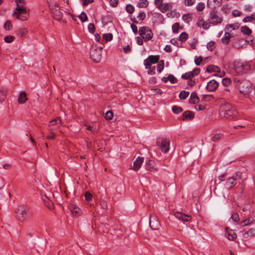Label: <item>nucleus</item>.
<instances>
[{"mask_svg": "<svg viewBox=\"0 0 255 255\" xmlns=\"http://www.w3.org/2000/svg\"><path fill=\"white\" fill-rule=\"evenodd\" d=\"M223 136V134L221 133L215 134L212 137V140L214 142L217 141L220 139H221Z\"/></svg>", "mask_w": 255, "mask_h": 255, "instance_id": "42", "label": "nucleus"}, {"mask_svg": "<svg viewBox=\"0 0 255 255\" xmlns=\"http://www.w3.org/2000/svg\"><path fill=\"white\" fill-rule=\"evenodd\" d=\"M146 17V14L144 12H140L137 16V18L140 20H143Z\"/></svg>", "mask_w": 255, "mask_h": 255, "instance_id": "60", "label": "nucleus"}, {"mask_svg": "<svg viewBox=\"0 0 255 255\" xmlns=\"http://www.w3.org/2000/svg\"><path fill=\"white\" fill-rule=\"evenodd\" d=\"M239 124L234 127L235 128H245L247 126H248L249 123L248 121L247 120L245 119H239Z\"/></svg>", "mask_w": 255, "mask_h": 255, "instance_id": "27", "label": "nucleus"}, {"mask_svg": "<svg viewBox=\"0 0 255 255\" xmlns=\"http://www.w3.org/2000/svg\"><path fill=\"white\" fill-rule=\"evenodd\" d=\"M159 55H150L144 60L143 64L145 68H149L152 64L159 62Z\"/></svg>", "mask_w": 255, "mask_h": 255, "instance_id": "11", "label": "nucleus"}, {"mask_svg": "<svg viewBox=\"0 0 255 255\" xmlns=\"http://www.w3.org/2000/svg\"><path fill=\"white\" fill-rule=\"evenodd\" d=\"M196 0H184V4L187 6H190L195 4Z\"/></svg>", "mask_w": 255, "mask_h": 255, "instance_id": "49", "label": "nucleus"}, {"mask_svg": "<svg viewBox=\"0 0 255 255\" xmlns=\"http://www.w3.org/2000/svg\"><path fill=\"white\" fill-rule=\"evenodd\" d=\"M231 218L235 222H238L240 220L239 214L237 213H234L231 216Z\"/></svg>", "mask_w": 255, "mask_h": 255, "instance_id": "57", "label": "nucleus"}, {"mask_svg": "<svg viewBox=\"0 0 255 255\" xmlns=\"http://www.w3.org/2000/svg\"><path fill=\"white\" fill-rule=\"evenodd\" d=\"M88 30L90 33H93L94 32L95 27V25L93 23H90L88 25Z\"/></svg>", "mask_w": 255, "mask_h": 255, "instance_id": "62", "label": "nucleus"}, {"mask_svg": "<svg viewBox=\"0 0 255 255\" xmlns=\"http://www.w3.org/2000/svg\"><path fill=\"white\" fill-rule=\"evenodd\" d=\"M189 95V92L188 91H181L179 95V97L181 100L186 99Z\"/></svg>", "mask_w": 255, "mask_h": 255, "instance_id": "35", "label": "nucleus"}, {"mask_svg": "<svg viewBox=\"0 0 255 255\" xmlns=\"http://www.w3.org/2000/svg\"><path fill=\"white\" fill-rule=\"evenodd\" d=\"M197 25L199 27H202L204 29H208L211 26L208 21H205L202 17H200L198 18Z\"/></svg>", "mask_w": 255, "mask_h": 255, "instance_id": "17", "label": "nucleus"}, {"mask_svg": "<svg viewBox=\"0 0 255 255\" xmlns=\"http://www.w3.org/2000/svg\"><path fill=\"white\" fill-rule=\"evenodd\" d=\"M28 212V207L24 206H19L15 209V218L19 221L23 222L27 217Z\"/></svg>", "mask_w": 255, "mask_h": 255, "instance_id": "6", "label": "nucleus"}, {"mask_svg": "<svg viewBox=\"0 0 255 255\" xmlns=\"http://www.w3.org/2000/svg\"><path fill=\"white\" fill-rule=\"evenodd\" d=\"M215 47L216 43L214 41H210L207 44V49L211 51H212L215 48Z\"/></svg>", "mask_w": 255, "mask_h": 255, "instance_id": "38", "label": "nucleus"}, {"mask_svg": "<svg viewBox=\"0 0 255 255\" xmlns=\"http://www.w3.org/2000/svg\"><path fill=\"white\" fill-rule=\"evenodd\" d=\"M194 118V113L190 111H186L182 114V120L183 121H191Z\"/></svg>", "mask_w": 255, "mask_h": 255, "instance_id": "18", "label": "nucleus"}, {"mask_svg": "<svg viewBox=\"0 0 255 255\" xmlns=\"http://www.w3.org/2000/svg\"><path fill=\"white\" fill-rule=\"evenodd\" d=\"M146 69H148L147 73L149 75H154L155 73V66L152 67L151 65L150 66V68H146Z\"/></svg>", "mask_w": 255, "mask_h": 255, "instance_id": "54", "label": "nucleus"}, {"mask_svg": "<svg viewBox=\"0 0 255 255\" xmlns=\"http://www.w3.org/2000/svg\"><path fill=\"white\" fill-rule=\"evenodd\" d=\"M243 178V174L240 171L236 172L232 177L228 178L226 186L227 187L230 188L234 187L237 183L238 180Z\"/></svg>", "mask_w": 255, "mask_h": 255, "instance_id": "8", "label": "nucleus"}, {"mask_svg": "<svg viewBox=\"0 0 255 255\" xmlns=\"http://www.w3.org/2000/svg\"><path fill=\"white\" fill-rule=\"evenodd\" d=\"M251 67V65L247 62L235 61L234 63L235 70L239 74L247 73L250 70Z\"/></svg>", "mask_w": 255, "mask_h": 255, "instance_id": "4", "label": "nucleus"}, {"mask_svg": "<svg viewBox=\"0 0 255 255\" xmlns=\"http://www.w3.org/2000/svg\"><path fill=\"white\" fill-rule=\"evenodd\" d=\"M167 78L168 79V81H169L172 84H175L177 82V78L172 74L168 75Z\"/></svg>", "mask_w": 255, "mask_h": 255, "instance_id": "48", "label": "nucleus"}, {"mask_svg": "<svg viewBox=\"0 0 255 255\" xmlns=\"http://www.w3.org/2000/svg\"><path fill=\"white\" fill-rule=\"evenodd\" d=\"M61 125V120L60 117L55 118V119L51 121L49 123V126L50 127V130L52 131L56 129L59 128Z\"/></svg>", "mask_w": 255, "mask_h": 255, "instance_id": "12", "label": "nucleus"}, {"mask_svg": "<svg viewBox=\"0 0 255 255\" xmlns=\"http://www.w3.org/2000/svg\"><path fill=\"white\" fill-rule=\"evenodd\" d=\"M172 111L174 114H178L183 111V109L180 107L174 106L172 107Z\"/></svg>", "mask_w": 255, "mask_h": 255, "instance_id": "39", "label": "nucleus"}, {"mask_svg": "<svg viewBox=\"0 0 255 255\" xmlns=\"http://www.w3.org/2000/svg\"><path fill=\"white\" fill-rule=\"evenodd\" d=\"M103 38L107 41H109L112 40L113 36L111 33H108L103 34Z\"/></svg>", "mask_w": 255, "mask_h": 255, "instance_id": "45", "label": "nucleus"}, {"mask_svg": "<svg viewBox=\"0 0 255 255\" xmlns=\"http://www.w3.org/2000/svg\"><path fill=\"white\" fill-rule=\"evenodd\" d=\"M27 100L26 93L25 92H20L17 99L18 103L20 104H24Z\"/></svg>", "mask_w": 255, "mask_h": 255, "instance_id": "21", "label": "nucleus"}, {"mask_svg": "<svg viewBox=\"0 0 255 255\" xmlns=\"http://www.w3.org/2000/svg\"><path fill=\"white\" fill-rule=\"evenodd\" d=\"M169 143L170 141L168 139L163 138L161 139H158L157 141V145L164 153H166L168 151L169 149Z\"/></svg>", "mask_w": 255, "mask_h": 255, "instance_id": "10", "label": "nucleus"}, {"mask_svg": "<svg viewBox=\"0 0 255 255\" xmlns=\"http://www.w3.org/2000/svg\"><path fill=\"white\" fill-rule=\"evenodd\" d=\"M202 61H203V58L201 56H200L198 57H195V63L196 65H197V66L200 65Z\"/></svg>", "mask_w": 255, "mask_h": 255, "instance_id": "59", "label": "nucleus"}, {"mask_svg": "<svg viewBox=\"0 0 255 255\" xmlns=\"http://www.w3.org/2000/svg\"><path fill=\"white\" fill-rule=\"evenodd\" d=\"M149 2L147 0H139L137 4V6L139 8H146Z\"/></svg>", "mask_w": 255, "mask_h": 255, "instance_id": "28", "label": "nucleus"}, {"mask_svg": "<svg viewBox=\"0 0 255 255\" xmlns=\"http://www.w3.org/2000/svg\"><path fill=\"white\" fill-rule=\"evenodd\" d=\"M232 37L231 34L228 32H225V35L221 40L223 43L228 45L230 43V38Z\"/></svg>", "mask_w": 255, "mask_h": 255, "instance_id": "26", "label": "nucleus"}, {"mask_svg": "<svg viewBox=\"0 0 255 255\" xmlns=\"http://www.w3.org/2000/svg\"><path fill=\"white\" fill-rule=\"evenodd\" d=\"M231 29H235V27H234V25L233 24H228L226 25V27H225V32H228L230 33V32L231 31Z\"/></svg>", "mask_w": 255, "mask_h": 255, "instance_id": "61", "label": "nucleus"}, {"mask_svg": "<svg viewBox=\"0 0 255 255\" xmlns=\"http://www.w3.org/2000/svg\"><path fill=\"white\" fill-rule=\"evenodd\" d=\"M234 81L241 93L246 95L252 91V84L249 80L235 78Z\"/></svg>", "mask_w": 255, "mask_h": 255, "instance_id": "2", "label": "nucleus"}, {"mask_svg": "<svg viewBox=\"0 0 255 255\" xmlns=\"http://www.w3.org/2000/svg\"><path fill=\"white\" fill-rule=\"evenodd\" d=\"M225 117L229 120H238L239 112L236 107L227 103L223 106Z\"/></svg>", "mask_w": 255, "mask_h": 255, "instance_id": "3", "label": "nucleus"}, {"mask_svg": "<svg viewBox=\"0 0 255 255\" xmlns=\"http://www.w3.org/2000/svg\"><path fill=\"white\" fill-rule=\"evenodd\" d=\"M148 168L150 171L155 172L157 170V167L155 166V162L153 160H149L148 163Z\"/></svg>", "mask_w": 255, "mask_h": 255, "instance_id": "29", "label": "nucleus"}, {"mask_svg": "<svg viewBox=\"0 0 255 255\" xmlns=\"http://www.w3.org/2000/svg\"><path fill=\"white\" fill-rule=\"evenodd\" d=\"M93 195L89 191H86L85 193V200L87 201H90L92 200Z\"/></svg>", "mask_w": 255, "mask_h": 255, "instance_id": "53", "label": "nucleus"}, {"mask_svg": "<svg viewBox=\"0 0 255 255\" xmlns=\"http://www.w3.org/2000/svg\"><path fill=\"white\" fill-rule=\"evenodd\" d=\"M143 38L140 36L136 37V40L137 44L142 45L143 43Z\"/></svg>", "mask_w": 255, "mask_h": 255, "instance_id": "64", "label": "nucleus"}, {"mask_svg": "<svg viewBox=\"0 0 255 255\" xmlns=\"http://www.w3.org/2000/svg\"><path fill=\"white\" fill-rule=\"evenodd\" d=\"M199 98L195 92H192L189 98V103L191 104H195L198 103Z\"/></svg>", "mask_w": 255, "mask_h": 255, "instance_id": "24", "label": "nucleus"}, {"mask_svg": "<svg viewBox=\"0 0 255 255\" xmlns=\"http://www.w3.org/2000/svg\"><path fill=\"white\" fill-rule=\"evenodd\" d=\"M172 7V5L171 3H163L159 10L161 12L164 13V12H166L167 10H171Z\"/></svg>", "mask_w": 255, "mask_h": 255, "instance_id": "22", "label": "nucleus"}, {"mask_svg": "<svg viewBox=\"0 0 255 255\" xmlns=\"http://www.w3.org/2000/svg\"><path fill=\"white\" fill-rule=\"evenodd\" d=\"M139 34L144 41H148L153 37V32L151 29L147 26H141L139 29Z\"/></svg>", "mask_w": 255, "mask_h": 255, "instance_id": "7", "label": "nucleus"}, {"mask_svg": "<svg viewBox=\"0 0 255 255\" xmlns=\"http://www.w3.org/2000/svg\"><path fill=\"white\" fill-rule=\"evenodd\" d=\"M27 32V30L25 28H19L16 31L17 35L19 37L25 36Z\"/></svg>", "mask_w": 255, "mask_h": 255, "instance_id": "30", "label": "nucleus"}, {"mask_svg": "<svg viewBox=\"0 0 255 255\" xmlns=\"http://www.w3.org/2000/svg\"><path fill=\"white\" fill-rule=\"evenodd\" d=\"M6 97V90L4 89L3 88H0V102L4 100Z\"/></svg>", "mask_w": 255, "mask_h": 255, "instance_id": "36", "label": "nucleus"}, {"mask_svg": "<svg viewBox=\"0 0 255 255\" xmlns=\"http://www.w3.org/2000/svg\"><path fill=\"white\" fill-rule=\"evenodd\" d=\"M205 8V4L203 2H199L196 6V10L198 11H202Z\"/></svg>", "mask_w": 255, "mask_h": 255, "instance_id": "51", "label": "nucleus"}, {"mask_svg": "<svg viewBox=\"0 0 255 255\" xmlns=\"http://www.w3.org/2000/svg\"><path fill=\"white\" fill-rule=\"evenodd\" d=\"M16 4V11L13 13V16L21 20H26L28 19L29 14L26 10V5L25 0H15Z\"/></svg>", "mask_w": 255, "mask_h": 255, "instance_id": "1", "label": "nucleus"}, {"mask_svg": "<svg viewBox=\"0 0 255 255\" xmlns=\"http://www.w3.org/2000/svg\"><path fill=\"white\" fill-rule=\"evenodd\" d=\"M70 210L73 216L78 217L80 214V209L74 205H72L70 206Z\"/></svg>", "mask_w": 255, "mask_h": 255, "instance_id": "19", "label": "nucleus"}, {"mask_svg": "<svg viewBox=\"0 0 255 255\" xmlns=\"http://www.w3.org/2000/svg\"><path fill=\"white\" fill-rule=\"evenodd\" d=\"M53 17L57 20H60L62 18V12L59 9H56L52 11Z\"/></svg>", "mask_w": 255, "mask_h": 255, "instance_id": "20", "label": "nucleus"}, {"mask_svg": "<svg viewBox=\"0 0 255 255\" xmlns=\"http://www.w3.org/2000/svg\"><path fill=\"white\" fill-rule=\"evenodd\" d=\"M221 69L217 66L211 65L208 66L206 69V72L208 73L211 72H220Z\"/></svg>", "mask_w": 255, "mask_h": 255, "instance_id": "25", "label": "nucleus"}, {"mask_svg": "<svg viewBox=\"0 0 255 255\" xmlns=\"http://www.w3.org/2000/svg\"><path fill=\"white\" fill-rule=\"evenodd\" d=\"M179 27L180 24L178 22H175V23H174L172 26L173 32L178 33Z\"/></svg>", "mask_w": 255, "mask_h": 255, "instance_id": "43", "label": "nucleus"}, {"mask_svg": "<svg viewBox=\"0 0 255 255\" xmlns=\"http://www.w3.org/2000/svg\"><path fill=\"white\" fill-rule=\"evenodd\" d=\"M151 93L154 95L157 94L161 95L162 93V90L158 88L151 89Z\"/></svg>", "mask_w": 255, "mask_h": 255, "instance_id": "58", "label": "nucleus"}, {"mask_svg": "<svg viewBox=\"0 0 255 255\" xmlns=\"http://www.w3.org/2000/svg\"><path fill=\"white\" fill-rule=\"evenodd\" d=\"M219 86V83L216 81L212 80L210 81L207 85V90L209 92L215 91Z\"/></svg>", "mask_w": 255, "mask_h": 255, "instance_id": "15", "label": "nucleus"}, {"mask_svg": "<svg viewBox=\"0 0 255 255\" xmlns=\"http://www.w3.org/2000/svg\"><path fill=\"white\" fill-rule=\"evenodd\" d=\"M164 67V60H161L158 62L157 66V71L158 73H161Z\"/></svg>", "mask_w": 255, "mask_h": 255, "instance_id": "32", "label": "nucleus"}, {"mask_svg": "<svg viewBox=\"0 0 255 255\" xmlns=\"http://www.w3.org/2000/svg\"><path fill=\"white\" fill-rule=\"evenodd\" d=\"M181 78L183 79L190 80L193 78V74L192 73H191V72H186L185 74L182 75Z\"/></svg>", "mask_w": 255, "mask_h": 255, "instance_id": "37", "label": "nucleus"}, {"mask_svg": "<svg viewBox=\"0 0 255 255\" xmlns=\"http://www.w3.org/2000/svg\"><path fill=\"white\" fill-rule=\"evenodd\" d=\"M226 234L227 238L231 241L235 240L237 237L236 234L233 230H227L226 229Z\"/></svg>", "mask_w": 255, "mask_h": 255, "instance_id": "23", "label": "nucleus"}, {"mask_svg": "<svg viewBox=\"0 0 255 255\" xmlns=\"http://www.w3.org/2000/svg\"><path fill=\"white\" fill-rule=\"evenodd\" d=\"M174 216L176 218L182 221L183 222H188L190 221L192 219L190 215L179 212H175Z\"/></svg>", "mask_w": 255, "mask_h": 255, "instance_id": "13", "label": "nucleus"}, {"mask_svg": "<svg viewBox=\"0 0 255 255\" xmlns=\"http://www.w3.org/2000/svg\"><path fill=\"white\" fill-rule=\"evenodd\" d=\"M113 118V113L111 111H108L105 115V119L107 120H111Z\"/></svg>", "mask_w": 255, "mask_h": 255, "instance_id": "50", "label": "nucleus"}, {"mask_svg": "<svg viewBox=\"0 0 255 255\" xmlns=\"http://www.w3.org/2000/svg\"><path fill=\"white\" fill-rule=\"evenodd\" d=\"M222 84L224 86L228 87L231 84V80L229 78H225L222 79Z\"/></svg>", "mask_w": 255, "mask_h": 255, "instance_id": "47", "label": "nucleus"}, {"mask_svg": "<svg viewBox=\"0 0 255 255\" xmlns=\"http://www.w3.org/2000/svg\"><path fill=\"white\" fill-rule=\"evenodd\" d=\"M149 225L150 226V228L153 230H157L159 226V223L157 221H153V225H152V221L151 220V218H150L149 220Z\"/></svg>", "mask_w": 255, "mask_h": 255, "instance_id": "34", "label": "nucleus"}, {"mask_svg": "<svg viewBox=\"0 0 255 255\" xmlns=\"http://www.w3.org/2000/svg\"><path fill=\"white\" fill-rule=\"evenodd\" d=\"M190 72H191V73H192L193 77H194V76L198 75L200 73V70L199 68H196L194 69L192 71H190Z\"/></svg>", "mask_w": 255, "mask_h": 255, "instance_id": "63", "label": "nucleus"}, {"mask_svg": "<svg viewBox=\"0 0 255 255\" xmlns=\"http://www.w3.org/2000/svg\"><path fill=\"white\" fill-rule=\"evenodd\" d=\"M144 161V157H138L133 162L132 169L137 171L141 167Z\"/></svg>", "mask_w": 255, "mask_h": 255, "instance_id": "16", "label": "nucleus"}, {"mask_svg": "<svg viewBox=\"0 0 255 255\" xmlns=\"http://www.w3.org/2000/svg\"><path fill=\"white\" fill-rule=\"evenodd\" d=\"M15 39V37L11 35L6 36L4 38V41L6 43H11Z\"/></svg>", "mask_w": 255, "mask_h": 255, "instance_id": "46", "label": "nucleus"}, {"mask_svg": "<svg viewBox=\"0 0 255 255\" xmlns=\"http://www.w3.org/2000/svg\"><path fill=\"white\" fill-rule=\"evenodd\" d=\"M79 18L82 22H85L88 20V17L87 14L84 12H82L79 16Z\"/></svg>", "mask_w": 255, "mask_h": 255, "instance_id": "44", "label": "nucleus"}, {"mask_svg": "<svg viewBox=\"0 0 255 255\" xmlns=\"http://www.w3.org/2000/svg\"><path fill=\"white\" fill-rule=\"evenodd\" d=\"M188 37V35L185 32L181 33L179 35V40L182 42L186 41Z\"/></svg>", "mask_w": 255, "mask_h": 255, "instance_id": "41", "label": "nucleus"}, {"mask_svg": "<svg viewBox=\"0 0 255 255\" xmlns=\"http://www.w3.org/2000/svg\"><path fill=\"white\" fill-rule=\"evenodd\" d=\"M126 9V11L129 14H132L134 11V6L130 4H128L127 5Z\"/></svg>", "mask_w": 255, "mask_h": 255, "instance_id": "40", "label": "nucleus"}, {"mask_svg": "<svg viewBox=\"0 0 255 255\" xmlns=\"http://www.w3.org/2000/svg\"><path fill=\"white\" fill-rule=\"evenodd\" d=\"M243 237L245 239L255 237V228H251L249 230H244L241 231Z\"/></svg>", "mask_w": 255, "mask_h": 255, "instance_id": "14", "label": "nucleus"}, {"mask_svg": "<svg viewBox=\"0 0 255 255\" xmlns=\"http://www.w3.org/2000/svg\"><path fill=\"white\" fill-rule=\"evenodd\" d=\"M223 20V17L219 14L217 11L212 10L210 12L208 21L210 25H217L219 24H221Z\"/></svg>", "mask_w": 255, "mask_h": 255, "instance_id": "5", "label": "nucleus"}, {"mask_svg": "<svg viewBox=\"0 0 255 255\" xmlns=\"http://www.w3.org/2000/svg\"><path fill=\"white\" fill-rule=\"evenodd\" d=\"M163 3L162 0H154V4L159 10L161 8Z\"/></svg>", "mask_w": 255, "mask_h": 255, "instance_id": "55", "label": "nucleus"}, {"mask_svg": "<svg viewBox=\"0 0 255 255\" xmlns=\"http://www.w3.org/2000/svg\"><path fill=\"white\" fill-rule=\"evenodd\" d=\"M192 15L191 14H185L182 16L183 20L186 23H189L192 20Z\"/></svg>", "mask_w": 255, "mask_h": 255, "instance_id": "31", "label": "nucleus"}, {"mask_svg": "<svg viewBox=\"0 0 255 255\" xmlns=\"http://www.w3.org/2000/svg\"><path fill=\"white\" fill-rule=\"evenodd\" d=\"M241 32L246 35H250L252 33V30L247 26L241 27Z\"/></svg>", "mask_w": 255, "mask_h": 255, "instance_id": "33", "label": "nucleus"}, {"mask_svg": "<svg viewBox=\"0 0 255 255\" xmlns=\"http://www.w3.org/2000/svg\"><path fill=\"white\" fill-rule=\"evenodd\" d=\"M12 27V25L11 24V23L10 21L7 20L4 24V28L6 30H10Z\"/></svg>", "mask_w": 255, "mask_h": 255, "instance_id": "52", "label": "nucleus"}, {"mask_svg": "<svg viewBox=\"0 0 255 255\" xmlns=\"http://www.w3.org/2000/svg\"><path fill=\"white\" fill-rule=\"evenodd\" d=\"M100 205L101 208L103 209L106 210L108 208L107 203L106 201L104 200H100Z\"/></svg>", "mask_w": 255, "mask_h": 255, "instance_id": "56", "label": "nucleus"}, {"mask_svg": "<svg viewBox=\"0 0 255 255\" xmlns=\"http://www.w3.org/2000/svg\"><path fill=\"white\" fill-rule=\"evenodd\" d=\"M103 47H100L98 48L92 47L90 51V56L92 60L96 62H99L102 58V52Z\"/></svg>", "mask_w": 255, "mask_h": 255, "instance_id": "9", "label": "nucleus"}]
</instances>
